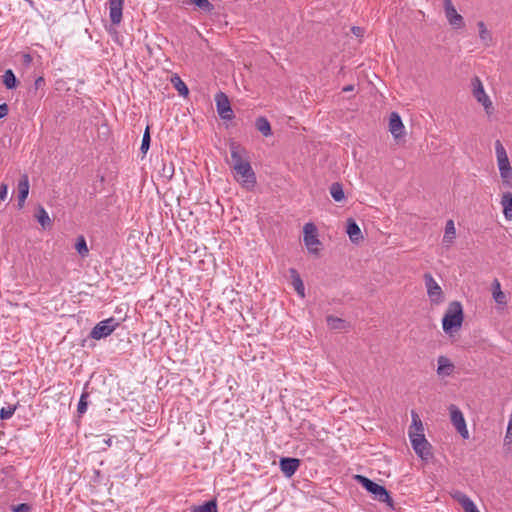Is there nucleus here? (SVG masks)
Instances as JSON below:
<instances>
[{
  "label": "nucleus",
  "instance_id": "obj_1",
  "mask_svg": "<svg viewBox=\"0 0 512 512\" xmlns=\"http://www.w3.org/2000/svg\"><path fill=\"white\" fill-rule=\"evenodd\" d=\"M463 308L460 302L453 301L449 304L442 319V326L445 333H452L459 329L463 322Z\"/></svg>",
  "mask_w": 512,
  "mask_h": 512
},
{
  "label": "nucleus",
  "instance_id": "obj_2",
  "mask_svg": "<svg viewBox=\"0 0 512 512\" xmlns=\"http://www.w3.org/2000/svg\"><path fill=\"white\" fill-rule=\"evenodd\" d=\"M355 479L363 488H365L374 496V499L378 500L379 502L386 503L388 506L393 508V499L384 486L372 481L363 475H356Z\"/></svg>",
  "mask_w": 512,
  "mask_h": 512
},
{
  "label": "nucleus",
  "instance_id": "obj_3",
  "mask_svg": "<svg viewBox=\"0 0 512 512\" xmlns=\"http://www.w3.org/2000/svg\"><path fill=\"white\" fill-rule=\"evenodd\" d=\"M495 150L500 176L503 180V183L509 186V179L512 177V168L506 150L500 140H496Z\"/></svg>",
  "mask_w": 512,
  "mask_h": 512
},
{
  "label": "nucleus",
  "instance_id": "obj_4",
  "mask_svg": "<svg viewBox=\"0 0 512 512\" xmlns=\"http://www.w3.org/2000/svg\"><path fill=\"white\" fill-rule=\"evenodd\" d=\"M409 438L415 453L425 461L432 458V446L425 438L423 433H417L413 430L409 431Z\"/></svg>",
  "mask_w": 512,
  "mask_h": 512
},
{
  "label": "nucleus",
  "instance_id": "obj_5",
  "mask_svg": "<svg viewBox=\"0 0 512 512\" xmlns=\"http://www.w3.org/2000/svg\"><path fill=\"white\" fill-rule=\"evenodd\" d=\"M233 169L235 171L237 181L241 182L244 187L251 188L255 185L256 176L249 161L245 163H238L236 166H233Z\"/></svg>",
  "mask_w": 512,
  "mask_h": 512
},
{
  "label": "nucleus",
  "instance_id": "obj_6",
  "mask_svg": "<svg viewBox=\"0 0 512 512\" xmlns=\"http://www.w3.org/2000/svg\"><path fill=\"white\" fill-rule=\"evenodd\" d=\"M118 326L119 322L114 317H110L96 324L90 332V337L95 340L106 338L111 335Z\"/></svg>",
  "mask_w": 512,
  "mask_h": 512
},
{
  "label": "nucleus",
  "instance_id": "obj_7",
  "mask_svg": "<svg viewBox=\"0 0 512 512\" xmlns=\"http://www.w3.org/2000/svg\"><path fill=\"white\" fill-rule=\"evenodd\" d=\"M471 85L473 87V91H472L473 96L476 98V100L479 103H481L483 105L486 113L488 115H490L493 112L494 108H493L490 98L485 93V90H484V87H483V84H482L480 78L475 76L471 80Z\"/></svg>",
  "mask_w": 512,
  "mask_h": 512
},
{
  "label": "nucleus",
  "instance_id": "obj_8",
  "mask_svg": "<svg viewBox=\"0 0 512 512\" xmlns=\"http://www.w3.org/2000/svg\"><path fill=\"white\" fill-rule=\"evenodd\" d=\"M304 232V243L308 249V251L312 254L318 255L319 249L317 248L320 245V241L318 239L317 227L313 223H306L303 228Z\"/></svg>",
  "mask_w": 512,
  "mask_h": 512
},
{
  "label": "nucleus",
  "instance_id": "obj_9",
  "mask_svg": "<svg viewBox=\"0 0 512 512\" xmlns=\"http://www.w3.org/2000/svg\"><path fill=\"white\" fill-rule=\"evenodd\" d=\"M450 420L457 432L464 438L469 437L466 422L461 410L454 404L449 406Z\"/></svg>",
  "mask_w": 512,
  "mask_h": 512
},
{
  "label": "nucleus",
  "instance_id": "obj_10",
  "mask_svg": "<svg viewBox=\"0 0 512 512\" xmlns=\"http://www.w3.org/2000/svg\"><path fill=\"white\" fill-rule=\"evenodd\" d=\"M217 113L223 120H232L234 113L231 108V104L228 96L224 92H218L215 95Z\"/></svg>",
  "mask_w": 512,
  "mask_h": 512
},
{
  "label": "nucleus",
  "instance_id": "obj_11",
  "mask_svg": "<svg viewBox=\"0 0 512 512\" xmlns=\"http://www.w3.org/2000/svg\"><path fill=\"white\" fill-rule=\"evenodd\" d=\"M424 281H425V286L427 288V293H428L430 300L436 304L442 302L443 301L442 289L438 285V283L435 281L433 276L430 273H425Z\"/></svg>",
  "mask_w": 512,
  "mask_h": 512
},
{
  "label": "nucleus",
  "instance_id": "obj_12",
  "mask_svg": "<svg viewBox=\"0 0 512 512\" xmlns=\"http://www.w3.org/2000/svg\"><path fill=\"white\" fill-rule=\"evenodd\" d=\"M443 6H444L445 16H446L449 24L456 29H460V28L464 27V25H465L464 19L457 12L452 1L451 0H443Z\"/></svg>",
  "mask_w": 512,
  "mask_h": 512
},
{
  "label": "nucleus",
  "instance_id": "obj_13",
  "mask_svg": "<svg viewBox=\"0 0 512 512\" xmlns=\"http://www.w3.org/2000/svg\"><path fill=\"white\" fill-rule=\"evenodd\" d=\"M389 131L395 139L402 137L405 134V128L400 115L397 112H392L389 117Z\"/></svg>",
  "mask_w": 512,
  "mask_h": 512
},
{
  "label": "nucleus",
  "instance_id": "obj_14",
  "mask_svg": "<svg viewBox=\"0 0 512 512\" xmlns=\"http://www.w3.org/2000/svg\"><path fill=\"white\" fill-rule=\"evenodd\" d=\"M29 178L26 174H23L19 181H18V185H17V191H18V195H17V200H18V208L19 209H22L24 207V204H25V201L28 197V194H29Z\"/></svg>",
  "mask_w": 512,
  "mask_h": 512
},
{
  "label": "nucleus",
  "instance_id": "obj_15",
  "mask_svg": "<svg viewBox=\"0 0 512 512\" xmlns=\"http://www.w3.org/2000/svg\"><path fill=\"white\" fill-rule=\"evenodd\" d=\"M300 466V460L291 457H282L280 459V469L286 477L293 476Z\"/></svg>",
  "mask_w": 512,
  "mask_h": 512
},
{
  "label": "nucleus",
  "instance_id": "obj_16",
  "mask_svg": "<svg viewBox=\"0 0 512 512\" xmlns=\"http://www.w3.org/2000/svg\"><path fill=\"white\" fill-rule=\"evenodd\" d=\"M123 3L124 0H109L110 20L114 25L122 20Z\"/></svg>",
  "mask_w": 512,
  "mask_h": 512
},
{
  "label": "nucleus",
  "instance_id": "obj_17",
  "mask_svg": "<svg viewBox=\"0 0 512 512\" xmlns=\"http://www.w3.org/2000/svg\"><path fill=\"white\" fill-rule=\"evenodd\" d=\"M346 232L353 243H359V241L363 239L359 225L352 218L347 220Z\"/></svg>",
  "mask_w": 512,
  "mask_h": 512
},
{
  "label": "nucleus",
  "instance_id": "obj_18",
  "mask_svg": "<svg viewBox=\"0 0 512 512\" xmlns=\"http://www.w3.org/2000/svg\"><path fill=\"white\" fill-rule=\"evenodd\" d=\"M229 147L233 166H236L238 163H245L248 161L243 156L244 154H246V150L243 147H241L240 144L233 141L230 143Z\"/></svg>",
  "mask_w": 512,
  "mask_h": 512
},
{
  "label": "nucleus",
  "instance_id": "obj_19",
  "mask_svg": "<svg viewBox=\"0 0 512 512\" xmlns=\"http://www.w3.org/2000/svg\"><path fill=\"white\" fill-rule=\"evenodd\" d=\"M454 498L461 504L465 512H480L474 502L466 494L456 492Z\"/></svg>",
  "mask_w": 512,
  "mask_h": 512
},
{
  "label": "nucleus",
  "instance_id": "obj_20",
  "mask_svg": "<svg viewBox=\"0 0 512 512\" xmlns=\"http://www.w3.org/2000/svg\"><path fill=\"white\" fill-rule=\"evenodd\" d=\"M291 278V284L293 285L294 289L296 290L297 294L301 297L305 296V287L303 284V281L298 273V271L295 268H290L288 270Z\"/></svg>",
  "mask_w": 512,
  "mask_h": 512
},
{
  "label": "nucleus",
  "instance_id": "obj_21",
  "mask_svg": "<svg viewBox=\"0 0 512 512\" xmlns=\"http://www.w3.org/2000/svg\"><path fill=\"white\" fill-rule=\"evenodd\" d=\"M326 322L328 327L332 330L342 331L350 327V324L346 320L333 315H328L326 317Z\"/></svg>",
  "mask_w": 512,
  "mask_h": 512
},
{
  "label": "nucleus",
  "instance_id": "obj_22",
  "mask_svg": "<svg viewBox=\"0 0 512 512\" xmlns=\"http://www.w3.org/2000/svg\"><path fill=\"white\" fill-rule=\"evenodd\" d=\"M437 363H438L437 373L439 375H446V376H448L454 370V365L445 356H439L438 360H437Z\"/></svg>",
  "mask_w": 512,
  "mask_h": 512
},
{
  "label": "nucleus",
  "instance_id": "obj_23",
  "mask_svg": "<svg viewBox=\"0 0 512 512\" xmlns=\"http://www.w3.org/2000/svg\"><path fill=\"white\" fill-rule=\"evenodd\" d=\"M477 27L479 29V38L485 47H489L492 45L493 37L492 33L487 29L485 23L483 21H479L477 23Z\"/></svg>",
  "mask_w": 512,
  "mask_h": 512
},
{
  "label": "nucleus",
  "instance_id": "obj_24",
  "mask_svg": "<svg viewBox=\"0 0 512 512\" xmlns=\"http://www.w3.org/2000/svg\"><path fill=\"white\" fill-rule=\"evenodd\" d=\"M501 204L503 213L507 220H512V193L506 192L502 196Z\"/></svg>",
  "mask_w": 512,
  "mask_h": 512
},
{
  "label": "nucleus",
  "instance_id": "obj_25",
  "mask_svg": "<svg viewBox=\"0 0 512 512\" xmlns=\"http://www.w3.org/2000/svg\"><path fill=\"white\" fill-rule=\"evenodd\" d=\"M255 127L263 136L267 137L272 134L271 125L265 117H258L255 121Z\"/></svg>",
  "mask_w": 512,
  "mask_h": 512
},
{
  "label": "nucleus",
  "instance_id": "obj_26",
  "mask_svg": "<svg viewBox=\"0 0 512 512\" xmlns=\"http://www.w3.org/2000/svg\"><path fill=\"white\" fill-rule=\"evenodd\" d=\"M35 217L44 229L52 225V221L47 211L42 206H38L37 211L35 213Z\"/></svg>",
  "mask_w": 512,
  "mask_h": 512
},
{
  "label": "nucleus",
  "instance_id": "obj_27",
  "mask_svg": "<svg viewBox=\"0 0 512 512\" xmlns=\"http://www.w3.org/2000/svg\"><path fill=\"white\" fill-rule=\"evenodd\" d=\"M329 191H330V194H331L332 198L336 202H341L345 198L344 191H343V186L339 182L332 183L330 188H329Z\"/></svg>",
  "mask_w": 512,
  "mask_h": 512
},
{
  "label": "nucleus",
  "instance_id": "obj_28",
  "mask_svg": "<svg viewBox=\"0 0 512 512\" xmlns=\"http://www.w3.org/2000/svg\"><path fill=\"white\" fill-rule=\"evenodd\" d=\"M171 83L181 96L186 97L189 94V89L187 85L182 81V79L177 74L172 76Z\"/></svg>",
  "mask_w": 512,
  "mask_h": 512
},
{
  "label": "nucleus",
  "instance_id": "obj_29",
  "mask_svg": "<svg viewBox=\"0 0 512 512\" xmlns=\"http://www.w3.org/2000/svg\"><path fill=\"white\" fill-rule=\"evenodd\" d=\"M191 512H218L217 502L215 499L206 501L199 506H193Z\"/></svg>",
  "mask_w": 512,
  "mask_h": 512
},
{
  "label": "nucleus",
  "instance_id": "obj_30",
  "mask_svg": "<svg viewBox=\"0 0 512 512\" xmlns=\"http://www.w3.org/2000/svg\"><path fill=\"white\" fill-rule=\"evenodd\" d=\"M3 84L7 89H14L18 85V80L11 69H8L4 72L3 75Z\"/></svg>",
  "mask_w": 512,
  "mask_h": 512
},
{
  "label": "nucleus",
  "instance_id": "obj_31",
  "mask_svg": "<svg viewBox=\"0 0 512 512\" xmlns=\"http://www.w3.org/2000/svg\"><path fill=\"white\" fill-rule=\"evenodd\" d=\"M456 231L453 220H448L445 226V234L443 237L444 243H451L455 238Z\"/></svg>",
  "mask_w": 512,
  "mask_h": 512
},
{
  "label": "nucleus",
  "instance_id": "obj_32",
  "mask_svg": "<svg viewBox=\"0 0 512 512\" xmlns=\"http://www.w3.org/2000/svg\"><path fill=\"white\" fill-rule=\"evenodd\" d=\"M150 143H151L150 128H149V126H147L144 131V134L142 137V143H141V147H140V150L143 155H145L148 152V150L150 148Z\"/></svg>",
  "mask_w": 512,
  "mask_h": 512
},
{
  "label": "nucleus",
  "instance_id": "obj_33",
  "mask_svg": "<svg viewBox=\"0 0 512 512\" xmlns=\"http://www.w3.org/2000/svg\"><path fill=\"white\" fill-rule=\"evenodd\" d=\"M411 416H412V424L409 428V431L413 430L414 432H417V433H423V424H422V421H421L419 415L415 411H412Z\"/></svg>",
  "mask_w": 512,
  "mask_h": 512
},
{
  "label": "nucleus",
  "instance_id": "obj_34",
  "mask_svg": "<svg viewBox=\"0 0 512 512\" xmlns=\"http://www.w3.org/2000/svg\"><path fill=\"white\" fill-rule=\"evenodd\" d=\"M493 298L498 304H506V296L500 289V283L495 280V289L493 291Z\"/></svg>",
  "mask_w": 512,
  "mask_h": 512
},
{
  "label": "nucleus",
  "instance_id": "obj_35",
  "mask_svg": "<svg viewBox=\"0 0 512 512\" xmlns=\"http://www.w3.org/2000/svg\"><path fill=\"white\" fill-rule=\"evenodd\" d=\"M192 4H194L199 9L205 11V12H211L214 9V6L212 3H210L208 0H190Z\"/></svg>",
  "mask_w": 512,
  "mask_h": 512
},
{
  "label": "nucleus",
  "instance_id": "obj_36",
  "mask_svg": "<svg viewBox=\"0 0 512 512\" xmlns=\"http://www.w3.org/2000/svg\"><path fill=\"white\" fill-rule=\"evenodd\" d=\"M88 396H89V394L87 392H83L80 397V400H79L78 406H77V412H78L79 416L83 415L87 410V407H88L87 397Z\"/></svg>",
  "mask_w": 512,
  "mask_h": 512
},
{
  "label": "nucleus",
  "instance_id": "obj_37",
  "mask_svg": "<svg viewBox=\"0 0 512 512\" xmlns=\"http://www.w3.org/2000/svg\"><path fill=\"white\" fill-rule=\"evenodd\" d=\"M75 248H76L77 252L82 256H85L88 253L87 244H86V241L83 236H80L77 239Z\"/></svg>",
  "mask_w": 512,
  "mask_h": 512
},
{
  "label": "nucleus",
  "instance_id": "obj_38",
  "mask_svg": "<svg viewBox=\"0 0 512 512\" xmlns=\"http://www.w3.org/2000/svg\"><path fill=\"white\" fill-rule=\"evenodd\" d=\"M15 410H16V405L2 407L0 410V419L1 420L10 419L13 416V414L15 413Z\"/></svg>",
  "mask_w": 512,
  "mask_h": 512
},
{
  "label": "nucleus",
  "instance_id": "obj_39",
  "mask_svg": "<svg viewBox=\"0 0 512 512\" xmlns=\"http://www.w3.org/2000/svg\"><path fill=\"white\" fill-rule=\"evenodd\" d=\"M30 510H31V506L27 503H21V504L11 506L12 512H30Z\"/></svg>",
  "mask_w": 512,
  "mask_h": 512
},
{
  "label": "nucleus",
  "instance_id": "obj_40",
  "mask_svg": "<svg viewBox=\"0 0 512 512\" xmlns=\"http://www.w3.org/2000/svg\"><path fill=\"white\" fill-rule=\"evenodd\" d=\"M8 185L5 183L0 184V200L4 201L7 198Z\"/></svg>",
  "mask_w": 512,
  "mask_h": 512
},
{
  "label": "nucleus",
  "instance_id": "obj_41",
  "mask_svg": "<svg viewBox=\"0 0 512 512\" xmlns=\"http://www.w3.org/2000/svg\"><path fill=\"white\" fill-rule=\"evenodd\" d=\"M44 85H45V79L42 76H39L34 82V87L36 90L39 88H42Z\"/></svg>",
  "mask_w": 512,
  "mask_h": 512
},
{
  "label": "nucleus",
  "instance_id": "obj_42",
  "mask_svg": "<svg viewBox=\"0 0 512 512\" xmlns=\"http://www.w3.org/2000/svg\"><path fill=\"white\" fill-rule=\"evenodd\" d=\"M9 108L6 103L0 105V119L4 118L8 114Z\"/></svg>",
  "mask_w": 512,
  "mask_h": 512
},
{
  "label": "nucleus",
  "instance_id": "obj_43",
  "mask_svg": "<svg viewBox=\"0 0 512 512\" xmlns=\"http://www.w3.org/2000/svg\"><path fill=\"white\" fill-rule=\"evenodd\" d=\"M352 32L354 35H356L357 37H360L363 35V29L361 27H357V26H354L352 27Z\"/></svg>",
  "mask_w": 512,
  "mask_h": 512
},
{
  "label": "nucleus",
  "instance_id": "obj_44",
  "mask_svg": "<svg viewBox=\"0 0 512 512\" xmlns=\"http://www.w3.org/2000/svg\"><path fill=\"white\" fill-rule=\"evenodd\" d=\"M32 60H33V58H32V56L30 54H24L23 55V64L30 65Z\"/></svg>",
  "mask_w": 512,
  "mask_h": 512
},
{
  "label": "nucleus",
  "instance_id": "obj_45",
  "mask_svg": "<svg viewBox=\"0 0 512 512\" xmlns=\"http://www.w3.org/2000/svg\"><path fill=\"white\" fill-rule=\"evenodd\" d=\"M353 90H354L353 85H347V86L343 87V89H342L343 92H352Z\"/></svg>",
  "mask_w": 512,
  "mask_h": 512
},
{
  "label": "nucleus",
  "instance_id": "obj_46",
  "mask_svg": "<svg viewBox=\"0 0 512 512\" xmlns=\"http://www.w3.org/2000/svg\"><path fill=\"white\" fill-rule=\"evenodd\" d=\"M26 2H28L30 4L31 7H34V2L33 0H25Z\"/></svg>",
  "mask_w": 512,
  "mask_h": 512
}]
</instances>
